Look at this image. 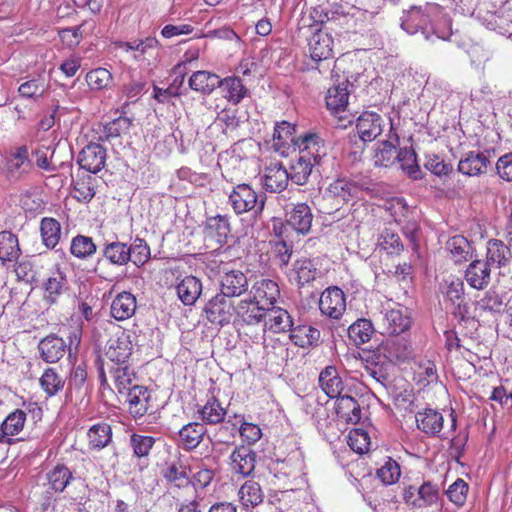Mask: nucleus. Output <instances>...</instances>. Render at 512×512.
Wrapping results in <instances>:
<instances>
[{
  "label": "nucleus",
  "instance_id": "obj_39",
  "mask_svg": "<svg viewBox=\"0 0 512 512\" xmlns=\"http://www.w3.org/2000/svg\"><path fill=\"white\" fill-rule=\"evenodd\" d=\"M296 126L287 122L282 121L277 123L274 128L273 133V148L275 151L284 154V148H286L290 143L295 146V141L298 137L295 136Z\"/></svg>",
  "mask_w": 512,
  "mask_h": 512
},
{
  "label": "nucleus",
  "instance_id": "obj_43",
  "mask_svg": "<svg viewBox=\"0 0 512 512\" xmlns=\"http://www.w3.org/2000/svg\"><path fill=\"white\" fill-rule=\"evenodd\" d=\"M386 329L391 335L402 334L409 329L411 319L402 309H390L385 313Z\"/></svg>",
  "mask_w": 512,
  "mask_h": 512
},
{
  "label": "nucleus",
  "instance_id": "obj_19",
  "mask_svg": "<svg viewBox=\"0 0 512 512\" xmlns=\"http://www.w3.org/2000/svg\"><path fill=\"white\" fill-rule=\"evenodd\" d=\"M415 418L418 429L428 436H438L443 429V415L435 409L426 408L419 411Z\"/></svg>",
  "mask_w": 512,
  "mask_h": 512
},
{
  "label": "nucleus",
  "instance_id": "obj_63",
  "mask_svg": "<svg viewBox=\"0 0 512 512\" xmlns=\"http://www.w3.org/2000/svg\"><path fill=\"white\" fill-rule=\"evenodd\" d=\"M400 475V465L390 457H388L385 463L377 470L378 478L385 485L394 484L398 481Z\"/></svg>",
  "mask_w": 512,
  "mask_h": 512
},
{
  "label": "nucleus",
  "instance_id": "obj_40",
  "mask_svg": "<svg viewBox=\"0 0 512 512\" xmlns=\"http://www.w3.org/2000/svg\"><path fill=\"white\" fill-rule=\"evenodd\" d=\"M21 254L18 238L9 231L0 232V263L17 261Z\"/></svg>",
  "mask_w": 512,
  "mask_h": 512
},
{
  "label": "nucleus",
  "instance_id": "obj_7",
  "mask_svg": "<svg viewBox=\"0 0 512 512\" xmlns=\"http://www.w3.org/2000/svg\"><path fill=\"white\" fill-rule=\"evenodd\" d=\"M257 458V452L250 446H237L229 457L232 472L243 477L251 476L255 470Z\"/></svg>",
  "mask_w": 512,
  "mask_h": 512
},
{
  "label": "nucleus",
  "instance_id": "obj_23",
  "mask_svg": "<svg viewBox=\"0 0 512 512\" xmlns=\"http://www.w3.org/2000/svg\"><path fill=\"white\" fill-rule=\"evenodd\" d=\"M319 386L330 398H337L344 390V382L335 366L325 367L319 374Z\"/></svg>",
  "mask_w": 512,
  "mask_h": 512
},
{
  "label": "nucleus",
  "instance_id": "obj_50",
  "mask_svg": "<svg viewBox=\"0 0 512 512\" xmlns=\"http://www.w3.org/2000/svg\"><path fill=\"white\" fill-rule=\"evenodd\" d=\"M239 499L244 507H255L262 503L263 492L259 483L248 480L239 489Z\"/></svg>",
  "mask_w": 512,
  "mask_h": 512
},
{
  "label": "nucleus",
  "instance_id": "obj_53",
  "mask_svg": "<svg viewBox=\"0 0 512 512\" xmlns=\"http://www.w3.org/2000/svg\"><path fill=\"white\" fill-rule=\"evenodd\" d=\"M48 87L49 81L43 75H38L22 83L18 92L22 97L37 99L44 95Z\"/></svg>",
  "mask_w": 512,
  "mask_h": 512
},
{
  "label": "nucleus",
  "instance_id": "obj_27",
  "mask_svg": "<svg viewBox=\"0 0 512 512\" xmlns=\"http://www.w3.org/2000/svg\"><path fill=\"white\" fill-rule=\"evenodd\" d=\"M264 327L273 333L291 331L293 321L286 310L273 306L267 311Z\"/></svg>",
  "mask_w": 512,
  "mask_h": 512
},
{
  "label": "nucleus",
  "instance_id": "obj_20",
  "mask_svg": "<svg viewBox=\"0 0 512 512\" xmlns=\"http://www.w3.org/2000/svg\"><path fill=\"white\" fill-rule=\"evenodd\" d=\"M269 308L260 303L251 301L250 298H245L237 304L236 314L241 317L243 322L248 325H255L262 321L265 322L267 311Z\"/></svg>",
  "mask_w": 512,
  "mask_h": 512
},
{
  "label": "nucleus",
  "instance_id": "obj_44",
  "mask_svg": "<svg viewBox=\"0 0 512 512\" xmlns=\"http://www.w3.org/2000/svg\"><path fill=\"white\" fill-rule=\"evenodd\" d=\"M89 446L92 449H103L112 440V429L107 423H97L90 427L87 432Z\"/></svg>",
  "mask_w": 512,
  "mask_h": 512
},
{
  "label": "nucleus",
  "instance_id": "obj_48",
  "mask_svg": "<svg viewBox=\"0 0 512 512\" xmlns=\"http://www.w3.org/2000/svg\"><path fill=\"white\" fill-rule=\"evenodd\" d=\"M40 231L44 245L49 249H53L60 240V223L54 218L45 217L41 220Z\"/></svg>",
  "mask_w": 512,
  "mask_h": 512
},
{
  "label": "nucleus",
  "instance_id": "obj_38",
  "mask_svg": "<svg viewBox=\"0 0 512 512\" xmlns=\"http://www.w3.org/2000/svg\"><path fill=\"white\" fill-rule=\"evenodd\" d=\"M487 260L489 266L496 265L497 267L506 266L511 258L512 253L510 248L498 239H490L487 242Z\"/></svg>",
  "mask_w": 512,
  "mask_h": 512
},
{
  "label": "nucleus",
  "instance_id": "obj_54",
  "mask_svg": "<svg viewBox=\"0 0 512 512\" xmlns=\"http://www.w3.org/2000/svg\"><path fill=\"white\" fill-rule=\"evenodd\" d=\"M446 249L450 252L455 263L467 261L468 258L471 257V245L468 240L461 235L450 238L446 243Z\"/></svg>",
  "mask_w": 512,
  "mask_h": 512
},
{
  "label": "nucleus",
  "instance_id": "obj_4",
  "mask_svg": "<svg viewBox=\"0 0 512 512\" xmlns=\"http://www.w3.org/2000/svg\"><path fill=\"white\" fill-rule=\"evenodd\" d=\"M237 305H234L233 298L219 292L206 303L204 311L207 319L213 324H228L236 313Z\"/></svg>",
  "mask_w": 512,
  "mask_h": 512
},
{
  "label": "nucleus",
  "instance_id": "obj_59",
  "mask_svg": "<svg viewBox=\"0 0 512 512\" xmlns=\"http://www.w3.org/2000/svg\"><path fill=\"white\" fill-rule=\"evenodd\" d=\"M164 478L176 487H184L190 483L187 467L180 462H173L163 470Z\"/></svg>",
  "mask_w": 512,
  "mask_h": 512
},
{
  "label": "nucleus",
  "instance_id": "obj_14",
  "mask_svg": "<svg viewBox=\"0 0 512 512\" xmlns=\"http://www.w3.org/2000/svg\"><path fill=\"white\" fill-rule=\"evenodd\" d=\"M491 166L488 155L484 152H468L458 163V171L467 176H479L487 173Z\"/></svg>",
  "mask_w": 512,
  "mask_h": 512
},
{
  "label": "nucleus",
  "instance_id": "obj_57",
  "mask_svg": "<svg viewBox=\"0 0 512 512\" xmlns=\"http://www.w3.org/2000/svg\"><path fill=\"white\" fill-rule=\"evenodd\" d=\"M205 229L208 235L216 237L218 243H225L230 233V224L226 217L217 215L207 219Z\"/></svg>",
  "mask_w": 512,
  "mask_h": 512
},
{
  "label": "nucleus",
  "instance_id": "obj_17",
  "mask_svg": "<svg viewBox=\"0 0 512 512\" xmlns=\"http://www.w3.org/2000/svg\"><path fill=\"white\" fill-rule=\"evenodd\" d=\"M287 225L298 234L306 235L310 232L313 214L306 203H298L287 213Z\"/></svg>",
  "mask_w": 512,
  "mask_h": 512
},
{
  "label": "nucleus",
  "instance_id": "obj_28",
  "mask_svg": "<svg viewBox=\"0 0 512 512\" xmlns=\"http://www.w3.org/2000/svg\"><path fill=\"white\" fill-rule=\"evenodd\" d=\"M49 489L55 493H63L74 481L72 471L64 464H57L46 473Z\"/></svg>",
  "mask_w": 512,
  "mask_h": 512
},
{
  "label": "nucleus",
  "instance_id": "obj_15",
  "mask_svg": "<svg viewBox=\"0 0 512 512\" xmlns=\"http://www.w3.org/2000/svg\"><path fill=\"white\" fill-rule=\"evenodd\" d=\"M241 124L242 121L238 117V111L231 108L222 109L214 120V125L219 126L222 134L234 143L240 141L239 129Z\"/></svg>",
  "mask_w": 512,
  "mask_h": 512
},
{
  "label": "nucleus",
  "instance_id": "obj_55",
  "mask_svg": "<svg viewBox=\"0 0 512 512\" xmlns=\"http://www.w3.org/2000/svg\"><path fill=\"white\" fill-rule=\"evenodd\" d=\"M96 178L86 175L74 183V198L79 202L89 203L96 194Z\"/></svg>",
  "mask_w": 512,
  "mask_h": 512
},
{
  "label": "nucleus",
  "instance_id": "obj_22",
  "mask_svg": "<svg viewBox=\"0 0 512 512\" xmlns=\"http://www.w3.org/2000/svg\"><path fill=\"white\" fill-rule=\"evenodd\" d=\"M66 348V342L56 335L43 338L38 345L40 356L47 363L59 361L64 356Z\"/></svg>",
  "mask_w": 512,
  "mask_h": 512
},
{
  "label": "nucleus",
  "instance_id": "obj_41",
  "mask_svg": "<svg viewBox=\"0 0 512 512\" xmlns=\"http://www.w3.org/2000/svg\"><path fill=\"white\" fill-rule=\"evenodd\" d=\"M320 331L309 325H300L296 328H292L290 339L295 345L301 348H308L310 346H316L320 340Z\"/></svg>",
  "mask_w": 512,
  "mask_h": 512
},
{
  "label": "nucleus",
  "instance_id": "obj_58",
  "mask_svg": "<svg viewBox=\"0 0 512 512\" xmlns=\"http://www.w3.org/2000/svg\"><path fill=\"white\" fill-rule=\"evenodd\" d=\"M97 246L91 237L77 235L71 241L70 251L79 259H86L96 253Z\"/></svg>",
  "mask_w": 512,
  "mask_h": 512
},
{
  "label": "nucleus",
  "instance_id": "obj_8",
  "mask_svg": "<svg viewBox=\"0 0 512 512\" xmlns=\"http://www.w3.org/2000/svg\"><path fill=\"white\" fill-rule=\"evenodd\" d=\"M219 286L221 292L233 299L249 292V281L246 274L237 269L220 273Z\"/></svg>",
  "mask_w": 512,
  "mask_h": 512
},
{
  "label": "nucleus",
  "instance_id": "obj_31",
  "mask_svg": "<svg viewBox=\"0 0 512 512\" xmlns=\"http://www.w3.org/2000/svg\"><path fill=\"white\" fill-rule=\"evenodd\" d=\"M385 351L390 360L402 362L412 356L413 347L405 335L398 334L387 340Z\"/></svg>",
  "mask_w": 512,
  "mask_h": 512
},
{
  "label": "nucleus",
  "instance_id": "obj_34",
  "mask_svg": "<svg viewBox=\"0 0 512 512\" xmlns=\"http://www.w3.org/2000/svg\"><path fill=\"white\" fill-rule=\"evenodd\" d=\"M202 282L195 276H186L177 285V295L184 305H193L202 293Z\"/></svg>",
  "mask_w": 512,
  "mask_h": 512
},
{
  "label": "nucleus",
  "instance_id": "obj_11",
  "mask_svg": "<svg viewBox=\"0 0 512 512\" xmlns=\"http://www.w3.org/2000/svg\"><path fill=\"white\" fill-rule=\"evenodd\" d=\"M384 127V119L376 112L365 111L356 122V129L360 139L370 142L381 135Z\"/></svg>",
  "mask_w": 512,
  "mask_h": 512
},
{
  "label": "nucleus",
  "instance_id": "obj_5",
  "mask_svg": "<svg viewBox=\"0 0 512 512\" xmlns=\"http://www.w3.org/2000/svg\"><path fill=\"white\" fill-rule=\"evenodd\" d=\"M295 147L298 148V154L304 156L307 153V159L310 160L316 168L322 167L327 156V148L324 141L315 133H306L299 136L295 141Z\"/></svg>",
  "mask_w": 512,
  "mask_h": 512
},
{
  "label": "nucleus",
  "instance_id": "obj_62",
  "mask_svg": "<svg viewBox=\"0 0 512 512\" xmlns=\"http://www.w3.org/2000/svg\"><path fill=\"white\" fill-rule=\"evenodd\" d=\"M504 301L495 290H488L484 296L476 302V309L483 312L500 313L504 309Z\"/></svg>",
  "mask_w": 512,
  "mask_h": 512
},
{
  "label": "nucleus",
  "instance_id": "obj_51",
  "mask_svg": "<svg viewBox=\"0 0 512 512\" xmlns=\"http://www.w3.org/2000/svg\"><path fill=\"white\" fill-rule=\"evenodd\" d=\"M378 245L389 255H399L404 250L400 236L390 227L382 230L378 238Z\"/></svg>",
  "mask_w": 512,
  "mask_h": 512
},
{
  "label": "nucleus",
  "instance_id": "obj_35",
  "mask_svg": "<svg viewBox=\"0 0 512 512\" xmlns=\"http://www.w3.org/2000/svg\"><path fill=\"white\" fill-rule=\"evenodd\" d=\"M317 269L312 260L306 257L297 259L289 273L290 280L297 283L299 287L313 281L316 277Z\"/></svg>",
  "mask_w": 512,
  "mask_h": 512
},
{
  "label": "nucleus",
  "instance_id": "obj_12",
  "mask_svg": "<svg viewBox=\"0 0 512 512\" xmlns=\"http://www.w3.org/2000/svg\"><path fill=\"white\" fill-rule=\"evenodd\" d=\"M127 401L129 404V413L133 418L143 417L152 408L151 391L142 385L134 384L127 391Z\"/></svg>",
  "mask_w": 512,
  "mask_h": 512
},
{
  "label": "nucleus",
  "instance_id": "obj_49",
  "mask_svg": "<svg viewBox=\"0 0 512 512\" xmlns=\"http://www.w3.org/2000/svg\"><path fill=\"white\" fill-rule=\"evenodd\" d=\"M374 333L372 322L368 319H358L348 328L349 339L357 346L368 342Z\"/></svg>",
  "mask_w": 512,
  "mask_h": 512
},
{
  "label": "nucleus",
  "instance_id": "obj_29",
  "mask_svg": "<svg viewBox=\"0 0 512 512\" xmlns=\"http://www.w3.org/2000/svg\"><path fill=\"white\" fill-rule=\"evenodd\" d=\"M220 82L218 88H221L223 97L233 105L239 104L248 94V89L237 76L220 78Z\"/></svg>",
  "mask_w": 512,
  "mask_h": 512
},
{
  "label": "nucleus",
  "instance_id": "obj_61",
  "mask_svg": "<svg viewBox=\"0 0 512 512\" xmlns=\"http://www.w3.org/2000/svg\"><path fill=\"white\" fill-rule=\"evenodd\" d=\"M397 153L398 151L392 143L383 141L375 150L373 157L374 164L380 167H390L395 163L397 159Z\"/></svg>",
  "mask_w": 512,
  "mask_h": 512
},
{
  "label": "nucleus",
  "instance_id": "obj_16",
  "mask_svg": "<svg viewBox=\"0 0 512 512\" xmlns=\"http://www.w3.org/2000/svg\"><path fill=\"white\" fill-rule=\"evenodd\" d=\"M308 46L314 61L326 60L333 56V38L323 29H317L312 34Z\"/></svg>",
  "mask_w": 512,
  "mask_h": 512
},
{
  "label": "nucleus",
  "instance_id": "obj_33",
  "mask_svg": "<svg viewBox=\"0 0 512 512\" xmlns=\"http://www.w3.org/2000/svg\"><path fill=\"white\" fill-rule=\"evenodd\" d=\"M188 83L192 90L209 95L218 88L221 82L217 74L200 70L190 76Z\"/></svg>",
  "mask_w": 512,
  "mask_h": 512
},
{
  "label": "nucleus",
  "instance_id": "obj_25",
  "mask_svg": "<svg viewBox=\"0 0 512 512\" xmlns=\"http://www.w3.org/2000/svg\"><path fill=\"white\" fill-rule=\"evenodd\" d=\"M490 266L482 260L472 261L466 269L465 279L475 289L482 290L490 282Z\"/></svg>",
  "mask_w": 512,
  "mask_h": 512
},
{
  "label": "nucleus",
  "instance_id": "obj_37",
  "mask_svg": "<svg viewBox=\"0 0 512 512\" xmlns=\"http://www.w3.org/2000/svg\"><path fill=\"white\" fill-rule=\"evenodd\" d=\"M205 433L206 429L203 424L188 423L179 431L180 445L185 450H193L202 442Z\"/></svg>",
  "mask_w": 512,
  "mask_h": 512
},
{
  "label": "nucleus",
  "instance_id": "obj_21",
  "mask_svg": "<svg viewBox=\"0 0 512 512\" xmlns=\"http://www.w3.org/2000/svg\"><path fill=\"white\" fill-rule=\"evenodd\" d=\"M39 385L46 397L52 398L64 390L66 377L57 368L47 367L39 378Z\"/></svg>",
  "mask_w": 512,
  "mask_h": 512
},
{
  "label": "nucleus",
  "instance_id": "obj_6",
  "mask_svg": "<svg viewBox=\"0 0 512 512\" xmlns=\"http://www.w3.org/2000/svg\"><path fill=\"white\" fill-rule=\"evenodd\" d=\"M319 309L322 315L339 320L346 310L344 292L336 286L325 289L319 299Z\"/></svg>",
  "mask_w": 512,
  "mask_h": 512
},
{
  "label": "nucleus",
  "instance_id": "obj_30",
  "mask_svg": "<svg viewBox=\"0 0 512 512\" xmlns=\"http://www.w3.org/2000/svg\"><path fill=\"white\" fill-rule=\"evenodd\" d=\"M349 81L345 80L337 85L330 87L326 95V106L332 113L344 111L348 105L350 91Z\"/></svg>",
  "mask_w": 512,
  "mask_h": 512
},
{
  "label": "nucleus",
  "instance_id": "obj_10",
  "mask_svg": "<svg viewBox=\"0 0 512 512\" xmlns=\"http://www.w3.org/2000/svg\"><path fill=\"white\" fill-rule=\"evenodd\" d=\"M106 157V149L102 145L90 143L79 153L77 163L86 171L96 174L104 168Z\"/></svg>",
  "mask_w": 512,
  "mask_h": 512
},
{
  "label": "nucleus",
  "instance_id": "obj_46",
  "mask_svg": "<svg viewBox=\"0 0 512 512\" xmlns=\"http://www.w3.org/2000/svg\"><path fill=\"white\" fill-rule=\"evenodd\" d=\"M401 169L412 179L422 178L421 169L417 163V156L412 148L404 147L398 150L396 159Z\"/></svg>",
  "mask_w": 512,
  "mask_h": 512
},
{
  "label": "nucleus",
  "instance_id": "obj_64",
  "mask_svg": "<svg viewBox=\"0 0 512 512\" xmlns=\"http://www.w3.org/2000/svg\"><path fill=\"white\" fill-rule=\"evenodd\" d=\"M155 444V438L140 434L130 436V446L133 449L134 456L138 458L147 457Z\"/></svg>",
  "mask_w": 512,
  "mask_h": 512
},
{
  "label": "nucleus",
  "instance_id": "obj_32",
  "mask_svg": "<svg viewBox=\"0 0 512 512\" xmlns=\"http://www.w3.org/2000/svg\"><path fill=\"white\" fill-rule=\"evenodd\" d=\"M335 410L337 416L347 423L356 424L361 419V408L357 400L349 395L337 397Z\"/></svg>",
  "mask_w": 512,
  "mask_h": 512
},
{
  "label": "nucleus",
  "instance_id": "obj_52",
  "mask_svg": "<svg viewBox=\"0 0 512 512\" xmlns=\"http://www.w3.org/2000/svg\"><path fill=\"white\" fill-rule=\"evenodd\" d=\"M204 423L214 425L224 421L226 410L215 397L207 400L206 404L199 410Z\"/></svg>",
  "mask_w": 512,
  "mask_h": 512
},
{
  "label": "nucleus",
  "instance_id": "obj_36",
  "mask_svg": "<svg viewBox=\"0 0 512 512\" xmlns=\"http://www.w3.org/2000/svg\"><path fill=\"white\" fill-rule=\"evenodd\" d=\"M102 256L116 266H125L131 261L128 245L120 241L106 243L102 249Z\"/></svg>",
  "mask_w": 512,
  "mask_h": 512
},
{
  "label": "nucleus",
  "instance_id": "obj_47",
  "mask_svg": "<svg viewBox=\"0 0 512 512\" xmlns=\"http://www.w3.org/2000/svg\"><path fill=\"white\" fill-rule=\"evenodd\" d=\"M441 500L440 488L437 484L425 481L417 490V502L414 501V508L429 507Z\"/></svg>",
  "mask_w": 512,
  "mask_h": 512
},
{
  "label": "nucleus",
  "instance_id": "obj_18",
  "mask_svg": "<svg viewBox=\"0 0 512 512\" xmlns=\"http://www.w3.org/2000/svg\"><path fill=\"white\" fill-rule=\"evenodd\" d=\"M289 180L286 168L281 163H273L265 169L263 186L266 191L280 193L286 189Z\"/></svg>",
  "mask_w": 512,
  "mask_h": 512
},
{
  "label": "nucleus",
  "instance_id": "obj_42",
  "mask_svg": "<svg viewBox=\"0 0 512 512\" xmlns=\"http://www.w3.org/2000/svg\"><path fill=\"white\" fill-rule=\"evenodd\" d=\"M313 167L315 165L307 159V153H304V156L298 154L290 166L289 179L297 185H304L307 183Z\"/></svg>",
  "mask_w": 512,
  "mask_h": 512
},
{
  "label": "nucleus",
  "instance_id": "obj_45",
  "mask_svg": "<svg viewBox=\"0 0 512 512\" xmlns=\"http://www.w3.org/2000/svg\"><path fill=\"white\" fill-rule=\"evenodd\" d=\"M67 289V279L61 271L54 272L44 283V299L54 304L57 298Z\"/></svg>",
  "mask_w": 512,
  "mask_h": 512
},
{
  "label": "nucleus",
  "instance_id": "obj_24",
  "mask_svg": "<svg viewBox=\"0 0 512 512\" xmlns=\"http://www.w3.org/2000/svg\"><path fill=\"white\" fill-rule=\"evenodd\" d=\"M106 369L120 394L132 388L133 382L136 379V373L131 363L116 366L111 364V366H107Z\"/></svg>",
  "mask_w": 512,
  "mask_h": 512
},
{
  "label": "nucleus",
  "instance_id": "obj_56",
  "mask_svg": "<svg viewBox=\"0 0 512 512\" xmlns=\"http://www.w3.org/2000/svg\"><path fill=\"white\" fill-rule=\"evenodd\" d=\"M357 191L358 187L354 182L345 178H339L328 186L326 193L330 197H335L346 202L351 196L355 195Z\"/></svg>",
  "mask_w": 512,
  "mask_h": 512
},
{
  "label": "nucleus",
  "instance_id": "obj_13",
  "mask_svg": "<svg viewBox=\"0 0 512 512\" xmlns=\"http://www.w3.org/2000/svg\"><path fill=\"white\" fill-rule=\"evenodd\" d=\"M279 295L280 290L276 282L270 279H261L252 285L248 298L270 308L274 306Z\"/></svg>",
  "mask_w": 512,
  "mask_h": 512
},
{
  "label": "nucleus",
  "instance_id": "obj_60",
  "mask_svg": "<svg viewBox=\"0 0 512 512\" xmlns=\"http://www.w3.org/2000/svg\"><path fill=\"white\" fill-rule=\"evenodd\" d=\"M113 81L112 73L106 68H96L86 74V82L91 90H103L110 87Z\"/></svg>",
  "mask_w": 512,
  "mask_h": 512
},
{
  "label": "nucleus",
  "instance_id": "obj_3",
  "mask_svg": "<svg viewBox=\"0 0 512 512\" xmlns=\"http://www.w3.org/2000/svg\"><path fill=\"white\" fill-rule=\"evenodd\" d=\"M133 353V344L131 336L126 331H118L107 342L105 348V356L107 361L105 366L111 364L122 365L131 363V356Z\"/></svg>",
  "mask_w": 512,
  "mask_h": 512
},
{
  "label": "nucleus",
  "instance_id": "obj_26",
  "mask_svg": "<svg viewBox=\"0 0 512 512\" xmlns=\"http://www.w3.org/2000/svg\"><path fill=\"white\" fill-rule=\"evenodd\" d=\"M136 297L127 291L119 293L111 304V315L118 321L131 318L136 311Z\"/></svg>",
  "mask_w": 512,
  "mask_h": 512
},
{
  "label": "nucleus",
  "instance_id": "obj_2",
  "mask_svg": "<svg viewBox=\"0 0 512 512\" xmlns=\"http://www.w3.org/2000/svg\"><path fill=\"white\" fill-rule=\"evenodd\" d=\"M266 197L258 195L248 184H239L229 195V202L237 214L251 210L262 212Z\"/></svg>",
  "mask_w": 512,
  "mask_h": 512
},
{
  "label": "nucleus",
  "instance_id": "obj_1",
  "mask_svg": "<svg viewBox=\"0 0 512 512\" xmlns=\"http://www.w3.org/2000/svg\"><path fill=\"white\" fill-rule=\"evenodd\" d=\"M429 4L422 6H412L409 10L403 11L400 18L401 28L409 35L421 32L424 39L433 41L434 38L446 40L450 36L449 31H438L432 24L428 9Z\"/></svg>",
  "mask_w": 512,
  "mask_h": 512
},
{
  "label": "nucleus",
  "instance_id": "obj_9",
  "mask_svg": "<svg viewBox=\"0 0 512 512\" xmlns=\"http://www.w3.org/2000/svg\"><path fill=\"white\" fill-rule=\"evenodd\" d=\"M29 151L26 145L19 146L6 159L5 173L10 181H17L31 170Z\"/></svg>",
  "mask_w": 512,
  "mask_h": 512
}]
</instances>
